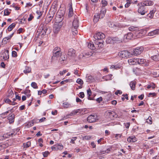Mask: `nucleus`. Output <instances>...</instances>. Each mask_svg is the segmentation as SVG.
Instances as JSON below:
<instances>
[{"label":"nucleus","instance_id":"1","mask_svg":"<svg viewBox=\"0 0 159 159\" xmlns=\"http://www.w3.org/2000/svg\"><path fill=\"white\" fill-rule=\"evenodd\" d=\"M73 27L72 28V31L74 35L78 33L77 29L79 27V20L77 16H75L73 22Z\"/></svg>","mask_w":159,"mask_h":159},{"label":"nucleus","instance_id":"2","mask_svg":"<svg viewBox=\"0 0 159 159\" xmlns=\"http://www.w3.org/2000/svg\"><path fill=\"white\" fill-rule=\"evenodd\" d=\"M138 6H139L138 9V12L142 15H143L147 12V9L145 7V6L143 5H139Z\"/></svg>","mask_w":159,"mask_h":159},{"label":"nucleus","instance_id":"3","mask_svg":"<svg viewBox=\"0 0 159 159\" xmlns=\"http://www.w3.org/2000/svg\"><path fill=\"white\" fill-rule=\"evenodd\" d=\"M119 55L122 58H128L131 57L132 55L131 53L127 51H122L119 53Z\"/></svg>","mask_w":159,"mask_h":159},{"label":"nucleus","instance_id":"4","mask_svg":"<svg viewBox=\"0 0 159 159\" xmlns=\"http://www.w3.org/2000/svg\"><path fill=\"white\" fill-rule=\"evenodd\" d=\"M143 50V48L142 47L136 48L133 51L132 55L137 56L140 54Z\"/></svg>","mask_w":159,"mask_h":159},{"label":"nucleus","instance_id":"5","mask_svg":"<svg viewBox=\"0 0 159 159\" xmlns=\"http://www.w3.org/2000/svg\"><path fill=\"white\" fill-rule=\"evenodd\" d=\"M55 14L54 11H50L47 15V17L45 20V23L46 24L49 23L52 20Z\"/></svg>","mask_w":159,"mask_h":159},{"label":"nucleus","instance_id":"6","mask_svg":"<svg viewBox=\"0 0 159 159\" xmlns=\"http://www.w3.org/2000/svg\"><path fill=\"white\" fill-rule=\"evenodd\" d=\"M105 35L101 32H98L96 34H95L94 36V38L96 39L99 40L105 38Z\"/></svg>","mask_w":159,"mask_h":159},{"label":"nucleus","instance_id":"7","mask_svg":"<svg viewBox=\"0 0 159 159\" xmlns=\"http://www.w3.org/2000/svg\"><path fill=\"white\" fill-rule=\"evenodd\" d=\"M153 4V2L151 0H145L139 3V5H143L145 6H152Z\"/></svg>","mask_w":159,"mask_h":159},{"label":"nucleus","instance_id":"8","mask_svg":"<svg viewBox=\"0 0 159 159\" xmlns=\"http://www.w3.org/2000/svg\"><path fill=\"white\" fill-rule=\"evenodd\" d=\"M96 115H90L87 118V120L89 122L92 123L95 122L97 120Z\"/></svg>","mask_w":159,"mask_h":159},{"label":"nucleus","instance_id":"9","mask_svg":"<svg viewBox=\"0 0 159 159\" xmlns=\"http://www.w3.org/2000/svg\"><path fill=\"white\" fill-rule=\"evenodd\" d=\"M133 37V34L131 33H128L124 35V41L127 42L129 40L131 39Z\"/></svg>","mask_w":159,"mask_h":159},{"label":"nucleus","instance_id":"10","mask_svg":"<svg viewBox=\"0 0 159 159\" xmlns=\"http://www.w3.org/2000/svg\"><path fill=\"white\" fill-rule=\"evenodd\" d=\"M61 26L58 24H54L53 27V30L54 33L57 34L60 31Z\"/></svg>","mask_w":159,"mask_h":159},{"label":"nucleus","instance_id":"11","mask_svg":"<svg viewBox=\"0 0 159 159\" xmlns=\"http://www.w3.org/2000/svg\"><path fill=\"white\" fill-rule=\"evenodd\" d=\"M13 134L11 132H9L6 134H5L3 135L0 136V140H2L5 139L6 138H8L11 136Z\"/></svg>","mask_w":159,"mask_h":159},{"label":"nucleus","instance_id":"12","mask_svg":"<svg viewBox=\"0 0 159 159\" xmlns=\"http://www.w3.org/2000/svg\"><path fill=\"white\" fill-rule=\"evenodd\" d=\"M40 27L41 28H42L41 32L43 33L42 34H43L44 33L45 34L47 32V31L48 30H49V31H48V33H49L50 31V29L48 28L47 26L45 25L44 26V25L43 24H41L40 26Z\"/></svg>","mask_w":159,"mask_h":159},{"label":"nucleus","instance_id":"13","mask_svg":"<svg viewBox=\"0 0 159 159\" xmlns=\"http://www.w3.org/2000/svg\"><path fill=\"white\" fill-rule=\"evenodd\" d=\"M15 116V115L14 114H11L8 116L7 119L9 124H11L14 122Z\"/></svg>","mask_w":159,"mask_h":159},{"label":"nucleus","instance_id":"14","mask_svg":"<svg viewBox=\"0 0 159 159\" xmlns=\"http://www.w3.org/2000/svg\"><path fill=\"white\" fill-rule=\"evenodd\" d=\"M62 52L61 51H57L53 52L52 56V57L51 59L52 60L53 59V57H58L61 56Z\"/></svg>","mask_w":159,"mask_h":159},{"label":"nucleus","instance_id":"15","mask_svg":"<svg viewBox=\"0 0 159 159\" xmlns=\"http://www.w3.org/2000/svg\"><path fill=\"white\" fill-rule=\"evenodd\" d=\"M106 113L109 115V117L111 119H113L114 117H116L117 116V114L114 111H107L106 112Z\"/></svg>","mask_w":159,"mask_h":159},{"label":"nucleus","instance_id":"16","mask_svg":"<svg viewBox=\"0 0 159 159\" xmlns=\"http://www.w3.org/2000/svg\"><path fill=\"white\" fill-rule=\"evenodd\" d=\"M75 51L73 48H70L68 50V55L70 57H74L75 55Z\"/></svg>","mask_w":159,"mask_h":159},{"label":"nucleus","instance_id":"17","mask_svg":"<svg viewBox=\"0 0 159 159\" xmlns=\"http://www.w3.org/2000/svg\"><path fill=\"white\" fill-rule=\"evenodd\" d=\"M106 11L105 9L102 8L100 11V13L98 15L99 16L100 18H102L104 16Z\"/></svg>","mask_w":159,"mask_h":159},{"label":"nucleus","instance_id":"18","mask_svg":"<svg viewBox=\"0 0 159 159\" xmlns=\"http://www.w3.org/2000/svg\"><path fill=\"white\" fill-rule=\"evenodd\" d=\"M128 62L130 65H134L137 63V58H133L128 60Z\"/></svg>","mask_w":159,"mask_h":159},{"label":"nucleus","instance_id":"19","mask_svg":"<svg viewBox=\"0 0 159 159\" xmlns=\"http://www.w3.org/2000/svg\"><path fill=\"white\" fill-rule=\"evenodd\" d=\"M129 31H137V32L136 33L138 34H139L140 33V32L139 31H138L139 29H138V27H137L133 26H130L129 27Z\"/></svg>","mask_w":159,"mask_h":159},{"label":"nucleus","instance_id":"20","mask_svg":"<svg viewBox=\"0 0 159 159\" xmlns=\"http://www.w3.org/2000/svg\"><path fill=\"white\" fill-rule=\"evenodd\" d=\"M146 61V60L143 58H137V63L139 64H143Z\"/></svg>","mask_w":159,"mask_h":159},{"label":"nucleus","instance_id":"21","mask_svg":"<svg viewBox=\"0 0 159 159\" xmlns=\"http://www.w3.org/2000/svg\"><path fill=\"white\" fill-rule=\"evenodd\" d=\"M133 71L134 73L136 75H139L142 73L141 72V70L138 68H136L133 69Z\"/></svg>","mask_w":159,"mask_h":159},{"label":"nucleus","instance_id":"22","mask_svg":"<svg viewBox=\"0 0 159 159\" xmlns=\"http://www.w3.org/2000/svg\"><path fill=\"white\" fill-rule=\"evenodd\" d=\"M127 141L129 142H135L137 141V139L134 136H131L127 139Z\"/></svg>","mask_w":159,"mask_h":159},{"label":"nucleus","instance_id":"23","mask_svg":"<svg viewBox=\"0 0 159 159\" xmlns=\"http://www.w3.org/2000/svg\"><path fill=\"white\" fill-rule=\"evenodd\" d=\"M148 35L149 36H153L156 34H159L157 29L151 31L148 33Z\"/></svg>","mask_w":159,"mask_h":159},{"label":"nucleus","instance_id":"24","mask_svg":"<svg viewBox=\"0 0 159 159\" xmlns=\"http://www.w3.org/2000/svg\"><path fill=\"white\" fill-rule=\"evenodd\" d=\"M73 11L72 8V4H70V8L69 9V12L68 14V16L69 17H72L73 15Z\"/></svg>","mask_w":159,"mask_h":159},{"label":"nucleus","instance_id":"25","mask_svg":"<svg viewBox=\"0 0 159 159\" xmlns=\"http://www.w3.org/2000/svg\"><path fill=\"white\" fill-rule=\"evenodd\" d=\"M136 83V82L134 81H132L130 82L129 85L132 90H135Z\"/></svg>","mask_w":159,"mask_h":159},{"label":"nucleus","instance_id":"26","mask_svg":"<svg viewBox=\"0 0 159 159\" xmlns=\"http://www.w3.org/2000/svg\"><path fill=\"white\" fill-rule=\"evenodd\" d=\"M3 58L5 60H6L9 58V51L8 50H6L5 52Z\"/></svg>","mask_w":159,"mask_h":159},{"label":"nucleus","instance_id":"27","mask_svg":"<svg viewBox=\"0 0 159 159\" xmlns=\"http://www.w3.org/2000/svg\"><path fill=\"white\" fill-rule=\"evenodd\" d=\"M16 25V24L14 23H12V24L10 25L7 28L8 31H11L12 29L15 27Z\"/></svg>","mask_w":159,"mask_h":159},{"label":"nucleus","instance_id":"28","mask_svg":"<svg viewBox=\"0 0 159 159\" xmlns=\"http://www.w3.org/2000/svg\"><path fill=\"white\" fill-rule=\"evenodd\" d=\"M31 71V69L29 66H26L23 72L25 74H27L30 73Z\"/></svg>","mask_w":159,"mask_h":159},{"label":"nucleus","instance_id":"29","mask_svg":"<svg viewBox=\"0 0 159 159\" xmlns=\"http://www.w3.org/2000/svg\"><path fill=\"white\" fill-rule=\"evenodd\" d=\"M88 47L89 48L92 50H94L95 48L94 44L92 42L88 44Z\"/></svg>","mask_w":159,"mask_h":159},{"label":"nucleus","instance_id":"30","mask_svg":"<svg viewBox=\"0 0 159 159\" xmlns=\"http://www.w3.org/2000/svg\"><path fill=\"white\" fill-rule=\"evenodd\" d=\"M43 11H40V10H37L36 11V13L38 15L37 17V19H39L42 16Z\"/></svg>","mask_w":159,"mask_h":159},{"label":"nucleus","instance_id":"31","mask_svg":"<svg viewBox=\"0 0 159 159\" xmlns=\"http://www.w3.org/2000/svg\"><path fill=\"white\" fill-rule=\"evenodd\" d=\"M100 18L98 14H97L96 15H95L93 18V22L96 23L99 20V19Z\"/></svg>","mask_w":159,"mask_h":159},{"label":"nucleus","instance_id":"32","mask_svg":"<svg viewBox=\"0 0 159 159\" xmlns=\"http://www.w3.org/2000/svg\"><path fill=\"white\" fill-rule=\"evenodd\" d=\"M155 11L153 10L150 11L149 13L148 14V16L151 18H152L153 17V15Z\"/></svg>","mask_w":159,"mask_h":159},{"label":"nucleus","instance_id":"33","mask_svg":"<svg viewBox=\"0 0 159 159\" xmlns=\"http://www.w3.org/2000/svg\"><path fill=\"white\" fill-rule=\"evenodd\" d=\"M81 138L83 140H88L91 139V136L89 135L82 136Z\"/></svg>","mask_w":159,"mask_h":159},{"label":"nucleus","instance_id":"34","mask_svg":"<svg viewBox=\"0 0 159 159\" xmlns=\"http://www.w3.org/2000/svg\"><path fill=\"white\" fill-rule=\"evenodd\" d=\"M67 58V56L66 55H62L60 58V61L61 62L62 61H66Z\"/></svg>","mask_w":159,"mask_h":159},{"label":"nucleus","instance_id":"35","mask_svg":"<svg viewBox=\"0 0 159 159\" xmlns=\"http://www.w3.org/2000/svg\"><path fill=\"white\" fill-rule=\"evenodd\" d=\"M106 42L107 43H113V40H112L111 38V37H109L106 40Z\"/></svg>","mask_w":159,"mask_h":159},{"label":"nucleus","instance_id":"36","mask_svg":"<svg viewBox=\"0 0 159 159\" xmlns=\"http://www.w3.org/2000/svg\"><path fill=\"white\" fill-rule=\"evenodd\" d=\"M113 76V75L112 74H110L106 75L105 77H103V79L107 80L109 79V80H111V79H113V77H112Z\"/></svg>","mask_w":159,"mask_h":159},{"label":"nucleus","instance_id":"37","mask_svg":"<svg viewBox=\"0 0 159 159\" xmlns=\"http://www.w3.org/2000/svg\"><path fill=\"white\" fill-rule=\"evenodd\" d=\"M111 38L112 40H113V43H116V42L120 41V40L117 37H111Z\"/></svg>","mask_w":159,"mask_h":159},{"label":"nucleus","instance_id":"38","mask_svg":"<svg viewBox=\"0 0 159 159\" xmlns=\"http://www.w3.org/2000/svg\"><path fill=\"white\" fill-rule=\"evenodd\" d=\"M30 92V90H27L24 91V93L26 95L27 97L29 98L31 95Z\"/></svg>","mask_w":159,"mask_h":159},{"label":"nucleus","instance_id":"39","mask_svg":"<svg viewBox=\"0 0 159 159\" xmlns=\"http://www.w3.org/2000/svg\"><path fill=\"white\" fill-rule=\"evenodd\" d=\"M152 88V89H154L155 88V85L153 83L151 84H149L147 86V88L149 89Z\"/></svg>","mask_w":159,"mask_h":159},{"label":"nucleus","instance_id":"40","mask_svg":"<svg viewBox=\"0 0 159 159\" xmlns=\"http://www.w3.org/2000/svg\"><path fill=\"white\" fill-rule=\"evenodd\" d=\"M31 86L34 89H36L38 88L37 84L35 82H33L31 83Z\"/></svg>","mask_w":159,"mask_h":159},{"label":"nucleus","instance_id":"41","mask_svg":"<svg viewBox=\"0 0 159 159\" xmlns=\"http://www.w3.org/2000/svg\"><path fill=\"white\" fill-rule=\"evenodd\" d=\"M31 145V143L30 141H28L26 143H24L23 144V145L24 148H27L30 147Z\"/></svg>","mask_w":159,"mask_h":159},{"label":"nucleus","instance_id":"42","mask_svg":"<svg viewBox=\"0 0 159 159\" xmlns=\"http://www.w3.org/2000/svg\"><path fill=\"white\" fill-rule=\"evenodd\" d=\"M78 113V111H77V110H75L73 111H72L70 114V116H73L74 115H75L77 114V113Z\"/></svg>","mask_w":159,"mask_h":159},{"label":"nucleus","instance_id":"43","mask_svg":"<svg viewBox=\"0 0 159 159\" xmlns=\"http://www.w3.org/2000/svg\"><path fill=\"white\" fill-rule=\"evenodd\" d=\"M103 42L104 43V42L102 40H100V42H99V44L98 46V47L99 48H102L103 46Z\"/></svg>","mask_w":159,"mask_h":159},{"label":"nucleus","instance_id":"44","mask_svg":"<svg viewBox=\"0 0 159 159\" xmlns=\"http://www.w3.org/2000/svg\"><path fill=\"white\" fill-rule=\"evenodd\" d=\"M10 12L8 11V9H7L4 10V16H8L10 13Z\"/></svg>","mask_w":159,"mask_h":159},{"label":"nucleus","instance_id":"45","mask_svg":"<svg viewBox=\"0 0 159 159\" xmlns=\"http://www.w3.org/2000/svg\"><path fill=\"white\" fill-rule=\"evenodd\" d=\"M63 106L64 107L67 108L70 106V105L68 102H65L63 103Z\"/></svg>","mask_w":159,"mask_h":159},{"label":"nucleus","instance_id":"46","mask_svg":"<svg viewBox=\"0 0 159 159\" xmlns=\"http://www.w3.org/2000/svg\"><path fill=\"white\" fill-rule=\"evenodd\" d=\"M151 58L153 60L155 61H159L158 57L156 55L151 57Z\"/></svg>","mask_w":159,"mask_h":159},{"label":"nucleus","instance_id":"47","mask_svg":"<svg viewBox=\"0 0 159 159\" xmlns=\"http://www.w3.org/2000/svg\"><path fill=\"white\" fill-rule=\"evenodd\" d=\"M157 95V94L155 93H148V97H153Z\"/></svg>","mask_w":159,"mask_h":159},{"label":"nucleus","instance_id":"48","mask_svg":"<svg viewBox=\"0 0 159 159\" xmlns=\"http://www.w3.org/2000/svg\"><path fill=\"white\" fill-rule=\"evenodd\" d=\"M9 93L8 96L9 97H11L12 96L14 95V93L12 90H10L8 91Z\"/></svg>","mask_w":159,"mask_h":159},{"label":"nucleus","instance_id":"49","mask_svg":"<svg viewBox=\"0 0 159 159\" xmlns=\"http://www.w3.org/2000/svg\"><path fill=\"white\" fill-rule=\"evenodd\" d=\"M101 3L103 7H105L107 5V2L105 0H102L101 2Z\"/></svg>","mask_w":159,"mask_h":159},{"label":"nucleus","instance_id":"50","mask_svg":"<svg viewBox=\"0 0 159 159\" xmlns=\"http://www.w3.org/2000/svg\"><path fill=\"white\" fill-rule=\"evenodd\" d=\"M60 50H61V49L60 48L56 47L53 49L52 52H53L57 51H60Z\"/></svg>","mask_w":159,"mask_h":159},{"label":"nucleus","instance_id":"51","mask_svg":"<svg viewBox=\"0 0 159 159\" xmlns=\"http://www.w3.org/2000/svg\"><path fill=\"white\" fill-rule=\"evenodd\" d=\"M79 97L80 98H83L84 97V92H81L79 94Z\"/></svg>","mask_w":159,"mask_h":159},{"label":"nucleus","instance_id":"52","mask_svg":"<svg viewBox=\"0 0 159 159\" xmlns=\"http://www.w3.org/2000/svg\"><path fill=\"white\" fill-rule=\"evenodd\" d=\"M49 154V152L48 151L43 152V154L44 157H47Z\"/></svg>","mask_w":159,"mask_h":159},{"label":"nucleus","instance_id":"53","mask_svg":"<svg viewBox=\"0 0 159 159\" xmlns=\"http://www.w3.org/2000/svg\"><path fill=\"white\" fill-rule=\"evenodd\" d=\"M57 146H58V148H57V149H58L61 150L63 148V146L62 145H60L58 144L55 145V147H56Z\"/></svg>","mask_w":159,"mask_h":159},{"label":"nucleus","instance_id":"54","mask_svg":"<svg viewBox=\"0 0 159 159\" xmlns=\"http://www.w3.org/2000/svg\"><path fill=\"white\" fill-rule=\"evenodd\" d=\"M146 122L150 124H151L152 123L151 117H150V118L149 117H148V119L146 120Z\"/></svg>","mask_w":159,"mask_h":159},{"label":"nucleus","instance_id":"55","mask_svg":"<svg viewBox=\"0 0 159 159\" xmlns=\"http://www.w3.org/2000/svg\"><path fill=\"white\" fill-rule=\"evenodd\" d=\"M12 56L14 57H17V55L16 52L15 51H13L12 52Z\"/></svg>","mask_w":159,"mask_h":159},{"label":"nucleus","instance_id":"56","mask_svg":"<svg viewBox=\"0 0 159 159\" xmlns=\"http://www.w3.org/2000/svg\"><path fill=\"white\" fill-rule=\"evenodd\" d=\"M87 94L88 96H90L92 94L91 91L90 89L89 88L88 89H87Z\"/></svg>","mask_w":159,"mask_h":159},{"label":"nucleus","instance_id":"57","mask_svg":"<svg viewBox=\"0 0 159 159\" xmlns=\"http://www.w3.org/2000/svg\"><path fill=\"white\" fill-rule=\"evenodd\" d=\"M8 40H7L6 38H4L2 40V43L3 44H6L7 42H8Z\"/></svg>","mask_w":159,"mask_h":159},{"label":"nucleus","instance_id":"58","mask_svg":"<svg viewBox=\"0 0 159 159\" xmlns=\"http://www.w3.org/2000/svg\"><path fill=\"white\" fill-rule=\"evenodd\" d=\"M102 97H100L99 98H97L96 100L98 103H100L101 101H102Z\"/></svg>","mask_w":159,"mask_h":159},{"label":"nucleus","instance_id":"59","mask_svg":"<svg viewBox=\"0 0 159 159\" xmlns=\"http://www.w3.org/2000/svg\"><path fill=\"white\" fill-rule=\"evenodd\" d=\"M76 82L81 85H82L84 83L83 80H76Z\"/></svg>","mask_w":159,"mask_h":159},{"label":"nucleus","instance_id":"60","mask_svg":"<svg viewBox=\"0 0 159 159\" xmlns=\"http://www.w3.org/2000/svg\"><path fill=\"white\" fill-rule=\"evenodd\" d=\"M5 102L6 103H9L10 104V103L11 102V101L9 99L7 98V99H5Z\"/></svg>","mask_w":159,"mask_h":159},{"label":"nucleus","instance_id":"61","mask_svg":"<svg viewBox=\"0 0 159 159\" xmlns=\"http://www.w3.org/2000/svg\"><path fill=\"white\" fill-rule=\"evenodd\" d=\"M34 18V16L31 14H30L29 17L28 18V21H31Z\"/></svg>","mask_w":159,"mask_h":159},{"label":"nucleus","instance_id":"62","mask_svg":"<svg viewBox=\"0 0 159 159\" xmlns=\"http://www.w3.org/2000/svg\"><path fill=\"white\" fill-rule=\"evenodd\" d=\"M122 93V92L120 90H117L115 93V94L116 95H118V94H121Z\"/></svg>","mask_w":159,"mask_h":159},{"label":"nucleus","instance_id":"63","mask_svg":"<svg viewBox=\"0 0 159 159\" xmlns=\"http://www.w3.org/2000/svg\"><path fill=\"white\" fill-rule=\"evenodd\" d=\"M67 71L66 70H63L62 71H60V74L61 75H63V74L66 73Z\"/></svg>","mask_w":159,"mask_h":159},{"label":"nucleus","instance_id":"64","mask_svg":"<svg viewBox=\"0 0 159 159\" xmlns=\"http://www.w3.org/2000/svg\"><path fill=\"white\" fill-rule=\"evenodd\" d=\"M86 77L88 78V80H92L93 77L91 75H87L86 76Z\"/></svg>","mask_w":159,"mask_h":159}]
</instances>
